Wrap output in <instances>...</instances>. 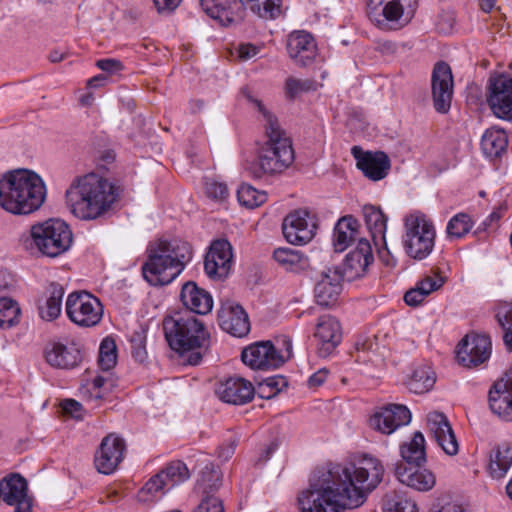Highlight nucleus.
<instances>
[{"label":"nucleus","instance_id":"17","mask_svg":"<svg viewBox=\"0 0 512 512\" xmlns=\"http://www.w3.org/2000/svg\"><path fill=\"white\" fill-rule=\"evenodd\" d=\"M491 341L488 336L470 334L458 345L457 360L465 367H475L489 359Z\"/></svg>","mask_w":512,"mask_h":512},{"label":"nucleus","instance_id":"23","mask_svg":"<svg viewBox=\"0 0 512 512\" xmlns=\"http://www.w3.org/2000/svg\"><path fill=\"white\" fill-rule=\"evenodd\" d=\"M204 12L211 18L228 26L242 21L244 0H200Z\"/></svg>","mask_w":512,"mask_h":512},{"label":"nucleus","instance_id":"38","mask_svg":"<svg viewBox=\"0 0 512 512\" xmlns=\"http://www.w3.org/2000/svg\"><path fill=\"white\" fill-rule=\"evenodd\" d=\"M436 382V375L428 365L417 366L407 381L408 389L415 394H424L430 391Z\"/></svg>","mask_w":512,"mask_h":512},{"label":"nucleus","instance_id":"35","mask_svg":"<svg viewBox=\"0 0 512 512\" xmlns=\"http://www.w3.org/2000/svg\"><path fill=\"white\" fill-rule=\"evenodd\" d=\"M274 260L287 272L299 274L306 271L310 262L306 255L291 248H278L273 253Z\"/></svg>","mask_w":512,"mask_h":512},{"label":"nucleus","instance_id":"4","mask_svg":"<svg viewBox=\"0 0 512 512\" xmlns=\"http://www.w3.org/2000/svg\"><path fill=\"white\" fill-rule=\"evenodd\" d=\"M46 198V187L35 172L19 169L0 179V207L14 215H28L38 210Z\"/></svg>","mask_w":512,"mask_h":512},{"label":"nucleus","instance_id":"21","mask_svg":"<svg viewBox=\"0 0 512 512\" xmlns=\"http://www.w3.org/2000/svg\"><path fill=\"white\" fill-rule=\"evenodd\" d=\"M124 440L114 434L104 437L95 453L94 463L98 472L111 474L123 460Z\"/></svg>","mask_w":512,"mask_h":512},{"label":"nucleus","instance_id":"19","mask_svg":"<svg viewBox=\"0 0 512 512\" xmlns=\"http://www.w3.org/2000/svg\"><path fill=\"white\" fill-rule=\"evenodd\" d=\"M232 259L231 244L225 239L215 240L205 257V272L212 279H224L230 273Z\"/></svg>","mask_w":512,"mask_h":512},{"label":"nucleus","instance_id":"51","mask_svg":"<svg viewBox=\"0 0 512 512\" xmlns=\"http://www.w3.org/2000/svg\"><path fill=\"white\" fill-rule=\"evenodd\" d=\"M384 510L385 512H418L413 501L397 494L387 498Z\"/></svg>","mask_w":512,"mask_h":512},{"label":"nucleus","instance_id":"15","mask_svg":"<svg viewBox=\"0 0 512 512\" xmlns=\"http://www.w3.org/2000/svg\"><path fill=\"white\" fill-rule=\"evenodd\" d=\"M0 497L14 512H32V498L28 496L27 480L19 473H11L0 480Z\"/></svg>","mask_w":512,"mask_h":512},{"label":"nucleus","instance_id":"3","mask_svg":"<svg viewBox=\"0 0 512 512\" xmlns=\"http://www.w3.org/2000/svg\"><path fill=\"white\" fill-rule=\"evenodd\" d=\"M117 198V188L96 173L75 178L65 192L67 207L81 220L102 217L112 208Z\"/></svg>","mask_w":512,"mask_h":512},{"label":"nucleus","instance_id":"36","mask_svg":"<svg viewBox=\"0 0 512 512\" xmlns=\"http://www.w3.org/2000/svg\"><path fill=\"white\" fill-rule=\"evenodd\" d=\"M359 223L352 216L341 218L334 229L333 245L336 251H344L359 236Z\"/></svg>","mask_w":512,"mask_h":512},{"label":"nucleus","instance_id":"24","mask_svg":"<svg viewBox=\"0 0 512 512\" xmlns=\"http://www.w3.org/2000/svg\"><path fill=\"white\" fill-rule=\"evenodd\" d=\"M220 327L235 337H243L250 331V322L247 313L242 306L235 302L227 301L218 311Z\"/></svg>","mask_w":512,"mask_h":512},{"label":"nucleus","instance_id":"54","mask_svg":"<svg viewBox=\"0 0 512 512\" xmlns=\"http://www.w3.org/2000/svg\"><path fill=\"white\" fill-rule=\"evenodd\" d=\"M444 283V279L440 276H427L418 282L416 287L419 288L426 296L431 292L438 290Z\"/></svg>","mask_w":512,"mask_h":512},{"label":"nucleus","instance_id":"46","mask_svg":"<svg viewBox=\"0 0 512 512\" xmlns=\"http://www.w3.org/2000/svg\"><path fill=\"white\" fill-rule=\"evenodd\" d=\"M238 201L241 205L254 208L262 205L267 200L265 191H259L249 184H241L237 190Z\"/></svg>","mask_w":512,"mask_h":512},{"label":"nucleus","instance_id":"57","mask_svg":"<svg viewBox=\"0 0 512 512\" xmlns=\"http://www.w3.org/2000/svg\"><path fill=\"white\" fill-rule=\"evenodd\" d=\"M375 50L381 53L383 56H394L398 51V45L396 42L391 40H378L375 43Z\"/></svg>","mask_w":512,"mask_h":512},{"label":"nucleus","instance_id":"44","mask_svg":"<svg viewBox=\"0 0 512 512\" xmlns=\"http://www.w3.org/2000/svg\"><path fill=\"white\" fill-rule=\"evenodd\" d=\"M164 474L160 472L151 477L138 493L140 501H150L158 495H162L169 490Z\"/></svg>","mask_w":512,"mask_h":512},{"label":"nucleus","instance_id":"30","mask_svg":"<svg viewBox=\"0 0 512 512\" xmlns=\"http://www.w3.org/2000/svg\"><path fill=\"white\" fill-rule=\"evenodd\" d=\"M395 476L402 484L421 492L431 490L436 484L434 473L420 465L399 463L395 467Z\"/></svg>","mask_w":512,"mask_h":512},{"label":"nucleus","instance_id":"55","mask_svg":"<svg viewBox=\"0 0 512 512\" xmlns=\"http://www.w3.org/2000/svg\"><path fill=\"white\" fill-rule=\"evenodd\" d=\"M195 510H202L203 512H224V507L221 499L211 495L205 496Z\"/></svg>","mask_w":512,"mask_h":512},{"label":"nucleus","instance_id":"1","mask_svg":"<svg viewBox=\"0 0 512 512\" xmlns=\"http://www.w3.org/2000/svg\"><path fill=\"white\" fill-rule=\"evenodd\" d=\"M379 459L363 455L346 465L315 470L308 487L296 498L299 512H344L364 504L368 493L382 481Z\"/></svg>","mask_w":512,"mask_h":512},{"label":"nucleus","instance_id":"47","mask_svg":"<svg viewBox=\"0 0 512 512\" xmlns=\"http://www.w3.org/2000/svg\"><path fill=\"white\" fill-rule=\"evenodd\" d=\"M473 227L471 217L465 213L454 215L448 222L446 231L448 238L459 239L465 236Z\"/></svg>","mask_w":512,"mask_h":512},{"label":"nucleus","instance_id":"42","mask_svg":"<svg viewBox=\"0 0 512 512\" xmlns=\"http://www.w3.org/2000/svg\"><path fill=\"white\" fill-rule=\"evenodd\" d=\"M21 309L17 301L10 297L0 298V329L16 326L20 321Z\"/></svg>","mask_w":512,"mask_h":512},{"label":"nucleus","instance_id":"18","mask_svg":"<svg viewBox=\"0 0 512 512\" xmlns=\"http://www.w3.org/2000/svg\"><path fill=\"white\" fill-rule=\"evenodd\" d=\"M411 412L401 404H388L377 410L370 418V426L382 434L390 435L398 428L409 424Z\"/></svg>","mask_w":512,"mask_h":512},{"label":"nucleus","instance_id":"32","mask_svg":"<svg viewBox=\"0 0 512 512\" xmlns=\"http://www.w3.org/2000/svg\"><path fill=\"white\" fill-rule=\"evenodd\" d=\"M183 304L192 312L207 314L212 310L213 300L211 295L197 287L194 282H187L183 285L181 294Z\"/></svg>","mask_w":512,"mask_h":512},{"label":"nucleus","instance_id":"12","mask_svg":"<svg viewBox=\"0 0 512 512\" xmlns=\"http://www.w3.org/2000/svg\"><path fill=\"white\" fill-rule=\"evenodd\" d=\"M487 103L493 115L512 122V75L500 73L489 78Z\"/></svg>","mask_w":512,"mask_h":512},{"label":"nucleus","instance_id":"9","mask_svg":"<svg viewBox=\"0 0 512 512\" xmlns=\"http://www.w3.org/2000/svg\"><path fill=\"white\" fill-rule=\"evenodd\" d=\"M65 311L67 317L79 327H94L103 317V306L99 299L86 291H75L68 295Z\"/></svg>","mask_w":512,"mask_h":512},{"label":"nucleus","instance_id":"26","mask_svg":"<svg viewBox=\"0 0 512 512\" xmlns=\"http://www.w3.org/2000/svg\"><path fill=\"white\" fill-rule=\"evenodd\" d=\"M44 355L47 363L57 369H73L82 361V355L74 343L53 341L46 345Z\"/></svg>","mask_w":512,"mask_h":512},{"label":"nucleus","instance_id":"27","mask_svg":"<svg viewBox=\"0 0 512 512\" xmlns=\"http://www.w3.org/2000/svg\"><path fill=\"white\" fill-rule=\"evenodd\" d=\"M314 336L318 341L319 355L321 357L329 356L342 340L340 322L330 315L320 317Z\"/></svg>","mask_w":512,"mask_h":512},{"label":"nucleus","instance_id":"16","mask_svg":"<svg viewBox=\"0 0 512 512\" xmlns=\"http://www.w3.org/2000/svg\"><path fill=\"white\" fill-rule=\"evenodd\" d=\"M345 277L338 267H327L315 278L314 297L316 302L323 307L334 305L341 292L342 281Z\"/></svg>","mask_w":512,"mask_h":512},{"label":"nucleus","instance_id":"5","mask_svg":"<svg viewBox=\"0 0 512 512\" xmlns=\"http://www.w3.org/2000/svg\"><path fill=\"white\" fill-rule=\"evenodd\" d=\"M148 257L142 266L144 279L152 286L171 283L192 259V248L180 239H159L147 249Z\"/></svg>","mask_w":512,"mask_h":512},{"label":"nucleus","instance_id":"59","mask_svg":"<svg viewBox=\"0 0 512 512\" xmlns=\"http://www.w3.org/2000/svg\"><path fill=\"white\" fill-rule=\"evenodd\" d=\"M64 413L69 414L71 417L81 418L82 405L74 399H66L61 404Z\"/></svg>","mask_w":512,"mask_h":512},{"label":"nucleus","instance_id":"52","mask_svg":"<svg viewBox=\"0 0 512 512\" xmlns=\"http://www.w3.org/2000/svg\"><path fill=\"white\" fill-rule=\"evenodd\" d=\"M106 379L102 376L95 377L92 381L87 382L82 387V394L89 400H98L103 397L102 387L104 386Z\"/></svg>","mask_w":512,"mask_h":512},{"label":"nucleus","instance_id":"49","mask_svg":"<svg viewBox=\"0 0 512 512\" xmlns=\"http://www.w3.org/2000/svg\"><path fill=\"white\" fill-rule=\"evenodd\" d=\"M116 344L112 338L102 340L99 348V365L103 370H110L116 364Z\"/></svg>","mask_w":512,"mask_h":512},{"label":"nucleus","instance_id":"28","mask_svg":"<svg viewBox=\"0 0 512 512\" xmlns=\"http://www.w3.org/2000/svg\"><path fill=\"white\" fill-rule=\"evenodd\" d=\"M255 392L253 384L242 377H230L220 383L216 390L223 402L233 405H244L250 402Z\"/></svg>","mask_w":512,"mask_h":512},{"label":"nucleus","instance_id":"48","mask_svg":"<svg viewBox=\"0 0 512 512\" xmlns=\"http://www.w3.org/2000/svg\"><path fill=\"white\" fill-rule=\"evenodd\" d=\"M160 473L164 474V479L170 489L189 478V470L181 461L172 462Z\"/></svg>","mask_w":512,"mask_h":512},{"label":"nucleus","instance_id":"14","mask_svg":"<svg viewBox=\"0 0 512 512\" xmlns=\"http://www.w3.org/2000/svg\"><path fill=\"white\" fill-rule=\"evenodd\" d=\"M453 75L446 62H437L431 76L433 106L439 113L445 114L450 110L453 98Z\"/></svg>","mask_w":512,"mask_h":512},{"label":"nucleus","instance_id":"62","mask_svg":"<svg viewBox=\"0 0 512 512\" xmlns=\"http://www.w3.org/2000/svg\"><path fill=\"white\" fill-rule=\"evenodd\" d=\"M237 51H238V57L241 60L245 61V60H249V59L253 58L254 56H256L259 52V48L250 43H246V44H240Z\"/></svg>","mask_w":512,"mask_h":512},{"label":"nucleus","instance_id":"34","mask_svg":"<svg viewBox=\"0 0 512 512\" xmlns=\"http://www.w3.org/2000/svg\"><path fill=\"white\" fill-rule=\"evenodd\" d=\"M63 296L64 288L62 285L54 282L49 284L44 300L38 305L41 319L53 321L60 316Z\"/></svg>","mask_w":512,"mask_h":512},{"label":"nucleus","instance_id":"37","mask_svg":"<svg viewBox=\"0 0 512 512\" xmlns=\"http://www.w3.org/2000/svg\"><path fill=\"white\" fill-rule=\"evenodd\" d=\"M507 145L508 139L503 129H487L481 139L482 151L489 158L500 157L506 151Z\"/></svg>","mask_w":512,"mask_h":512},{"label":"nucleus","instance_id":"25","mask_svg":"<svg viewBox=\"0 0 512 512\" xmlns=\"http://www.w3.org/2000/svg\"><path fill=\"white\" fill-rule=\"evenodd\" d=\"M351 152L357 160V167L370 180L378 181L388 174L390 160L384 152H364L358 146L352 147Z\"/></svg>","mask_w":512,"mask_h":512},{"label":"nucleus","instance_id":"58","mask_svg":"<svg viewBox=\"0 0 512 512\" xmlns=\"http://www.w3.org/2000/svg\"><path fill=\"white\" fill-rule=\"evenodd\" d=\"M236 446L237 439L235 437L229 438L219 447L218 457L223 461L229 460L233 456Z\"/></svg>","mask_w":512,"mask_h":512},{"label":"nucleus","instance_id":"20","mask_svg":"<svg viewBox=\"0 0 512 512\" xmlns=\"http://www.w3.org/2000/svg\"><path fill=\"white\" fill-rule=\"evenodd\" d=\"M373 261L374 256L370 242L365 238H359L355 249L346 255L340 269L341 274L348 281L363 277Z\"/></svg>","mask_w":512,"mask_h":512},{"label":"nucleus","instance_id":"61","mask_svg":"<svg viewBox=\"0 0 512 512\" xmlns=\"http://www.w3.org/2000/svg\"><path fill=\"white\" fill-rule=\"evenodd\" d=\"M262 383L266 384L268 387L272 388L273 391L279 393L286 388L288 382L284 376L276 375L269 378H266L262 381Z\"/></svg>","mask_w":512,"mask_h":512},{"label":"nucleus","instance_id":"29","mask_svg":"<svg viewBox=\"0 0 512 512\" xmlns=\"http://www.w3.org/2000/svg\"><path fill=\"white\" fill-rule=\"evenodd\" d=\"M287 51L296 64L306 66L316 57L317 45L310 33L303 30L293 31L287 39Z\"/></svg>","mask_w":512,"mask_h":512},{"label":"nucleus","instance_id":"45","mask_svg":"<svg viewBox=\"0 0 512 512\" xmlns=\"http://www.w3.org/2000/svg\"><path fill=\"white\" fill-rule=\"evenodd\" d=\"M222 483L221 473L215 468L212 463L205 465L201 471V476L198 481L199 487L202 489L203 494L211 496L210 493L217 490Z\"/></svg>","mask_w":512,"mask_h":512},{"label":"nucleus","instance_id":"50","mask_svg":"<svg viewBox=\"0 0 512 512\" xmlns=\"http://www.w3.org/2000/svg\"><path fill=\"white\" fill-rule=\"evenodd\" d=\"M316 85V82L311 79L288 77L285 82L286 95L289 98H295L302 93L315 90Z\"/></svg>","mask_w":512,"mask_h":512},{"label":"nucleus","instance_id":"40","mask_svg":"<svg viewBox=\"0 0 512 512\" xmlns=\"http://www.w3.org/2000/svg\"><path fill=\"white\" fill-rule=\"evenodd\" d=\"M495 317L504 330L503 342L509 352L512 351V302L500 301L495 305Z\"/></svg>","mask_w":512,"mask_h":512},{"label":"nucleus","instance_id":"2","mask_svg":"<svg viewBox=\"0 0 512 512\" xmlns=\"http://www.w3.org/2000/svg\"><path fill=\"white\" fill-rule=\"evenodd\" d=\"M241 93L258 110L265 130V141L258 148L253 176L261 178L263 175L280 174L294 162L292 141L281 128L276 116L252 95L249 88H243Z\"/></svg>","mask_w":512,"mask_h":512},{"label":"nucleus","instance_id":"41","mask_svg":"<svg viewBox=\"0 0 512 512\" xmlns=\"http://www.w3.org/2000/svg\"><path fill=\"white\" fill-rule=\"evenodd\" d=\"M512 464V447L502 445L491 456L490 473L493 478L500 479L506 475Z\"/></svg>","mask_w":512,"mask_h":512},{"label":"nucleus","instance_id":"7","mask_svg":"<svg viewBox=\"0 0 512 512\" xmlns=\"http://www.w3.org/2000/svg\"><path fill=\"white\" fill-rule=\"evenodd\" d=\"M30 239L42 255L55 258L71 247L73 235L66 222L51 218L32 225Z\"/></svg>","mask_w":512,"mask_h":512},{"label":"nucleus","instance_id":"31","mask_svg":"<svg viewBox=\"0 0 512 512\" xmlns=\"http://www.w3.org/2000/svg\"><path fill=\"white\" fill-rule=\"evenodd\" d=\"M489 406L491 411L504 421H512V389L501 378L496 381L489 391Z\"/></svg>","mask_w":512,"mask_h":512},{"label":"nucleus","instance_id":"33","mask_svg":"<svg viewBox=\"0 0 512 512\" xmlns=\"http://www.w3.org/2000/svg\"><path fill=\"white\" fill-rule=\"evenodd\" d=\"M363 214L375 246L379 247V245L382 244L384 248L387 249V217L380 208L373 205H365L363 207Z\"/></svg>","mask_w":512,"mask_h":512},{"label":"nucleus","instance_id":"22","mask_svg":"<svg viewBox=\"0 0 512 512\" xmlns=\"http://www.w3.org/2000/svg\"><path fill=\"white\" fill-rule=\"evenodd\" d=\"M427 427L445 454L454 456L458 453L459 444L445 414L437 411L428 413Z\"/></svg>","mask_w":512,"mask_h":512},{"label":"nucleus","instance_id":"60","mask_svg":"<svg viewBox=\"0 0 512 512\" xmlns=\"http://www.w3.org/2000/svg\"><path fill=\"white\" fill-rule=\"evenodd\" d=\"M426 298V295L418 287L408 290L404 295V301L409 306H418Z\"/></svg>","mask_w":512,"mask_h":512},{"label":"nucleus","instance_id":"10","mask_svg":"<svg viewBox=\"0 0 512 512\" xmlns=\"http://www.w3.org/2000/svg\"><path fill=\"white\" fill-rule=\"evenodd\" d=\"M285 353L277 350L271 341L253 343L243 349L241 359L243 363L254 370L268 371L281 367L291 356V343L285 340Z\"/></svg>","mask_w":512,"mask_h":512},{"label":"nucleus","instance_id":"6","mask_svg":"<svg viewBox=\"0 0 512 512\" xmlns=\"http://www.w3.org/2000/svg\"><path fill=\"white\" fill-rule=\"evenodd\" d=\"M165 338L171 347L181 355H187L190 365L200 363L209 347L210 336L204 324L191 314L167 316L163 320Z\"/></svg>","mask_w":512,"mask_h":512},{"label":"nucleus","instance_id":"64","mask_svg":"<svg viewBox=\"0 0 512 512\" xmlns=\"http://www.w3.org/2000/svg\"><path fill=\"white\" fill-rule=\"evenodd\" d=\"M159 13H169L173 11L182 0H153Z\"/></svg>","mask_w":512,"mask_h":512},{"label":"nucleus","instance_id":"56","mask_svg":"<svg viewBox=\"0 0 512 512\" xmlns=\"http://www.w3.org/2000/svg\"><path fill=\"white\" fill-rule=\"evenodd\" d=\"M455 23L453 13L444 12L439 16L437 21V29L443 34H448L452 31Z\"/></svg>","mask_w":512,"mask_h":512},{"label":"nucleus","instance_id":"63","mask_svg":"<svg viewBox=\"0 0 512 512\" xmlns=\"http://www.w3.org/2000/svg\"><path fill=\"white\" fill-rule=\"evenodd\" d=\"M98 68L106 72H117L122 70L123 65L120 61L115 59H102L97 62Z\"/></svg>","mask_w":512,"mask_h":512},{"label":"nucleus","instance_id":"53","mask_svg":"<svg viewBox=\"0 0 512 512\" xmlns=\"http://www.w3.org/2000/svg\"><path fill=\"white\" fill-rule=\"evenodd\" d=\"M205 191L208 197L220 201L224 200L228 195L227 186L217 181L206 182Z\"/></svg>","mask_w":512,"mask_h":512},{"label":"nucleus","instance_id":"8","mask_svg":"<svg viewBox=\"0 0 512 512\" xmlns=\"http://www.w3.org/2000/svg\"><path fill=\"white\" fill-rule=\"evenodd\" d=\"M436 231L430 219L422 213L405 217L402 244L406 254L414 260H423L433 251Z\"/></svg>","mask_w":512,"mask_h":512},{"label":"nucleus","instance_id":"13","mask_svg":"<svg viewBox=\"0 0 512 512\" xmlns=\"http://www.w3.org/2000/svg\"><path fill=\"white\" fill-rule=\"evenodd\" d=\"M282 230L289 243L294 245L307 244L316 234V216L307 209L294 210L284 218Z\"/></svg>","mask_w":512,"mask_h":512},{"label":"nucleus","instance_id":"43","mask_svg":"<svg viewBox=\"0 0 512 512\" xmlns=\"http://www.w3.org/2000/svg\"><path fill=\"white\" fill-rule=\"evenodd\" d=\"M264 19H274L281 13V0H245L244 5Z\"/></svg>","mask_w":512,"mask_h":512},{"label":"nucleus","instance_id":"39","mask_svg":"<svg viewBox=\"0 0 512 512\" xmlns=\"http://www.w3.org/2000/svg\"><path fill=\"white\" fill-rule=\"evenodd\" d=\"M401 456L408 466L421 465L426 461L425 438L421 432H415L409 443L401 446Z\"/></svg>","mask_w":512,"mask_h":512},{"label":"nucleus","instance_id":"11","mask_svg":"<svg viewBox=\"0 0 512 512\" xmlns=\"http://www.w3.org/2000/svg\"><path fill=\"white\" fill-rule=\"evenodd\" d=\"M384 4L381 12L369 11L372 22L381 30H398L406 26L414 16L417 0H379Z\"/></svg>","mask_w":512,"mask_h":512}]
</instances>
